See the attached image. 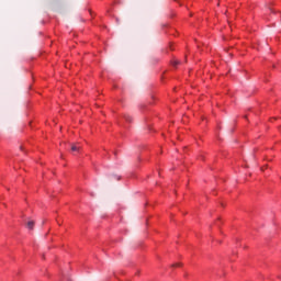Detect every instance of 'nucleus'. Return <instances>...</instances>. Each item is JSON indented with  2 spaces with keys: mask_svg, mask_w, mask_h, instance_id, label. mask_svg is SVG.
<instances>
[{
  "mask_svg": "<svg viewBox=\"0 0 281 281\" xmlns=\"http://www.w3.org/2000/svg\"><path fill=\"white\" fill-rule=\"evenodd\" d=\"M71 150H72V153H77L78 150H80V146H78V145H72V146H71Z\"/></svg>",
  "mask_w": 281,
  "mask_h": 281,
  "instance_id": "nucleus-1",
  "label": "nucleus"
},
{
  "mask_svg": "<svg viewBox=\"0 0 281 281\" xmlns=\"http://www.w3.org/2000/svg\"><path fill=\"white\" fill-rule=\"evenodd\" d=\"M27 227H29L30 229H34V221H29V222H27Z\"/></svg>",
  "mask_w": 281,
  "mask_h": 281,
  "instance_id": "nucleus-2",
  "label": "nucleus"
},
{
  "mask_svg": "<svg viewBox=\"0 0 281 281\" xmlns=\"http://www.w3.org/2000/svg\"><path fill=\"white\" fill-rule=\"evenodd\" d=\"M125 120H126V122H131V116L126 115Z\"/></svg>",
  "mask_w": 281,
  "mask_h": 281,
  "instance_id": "nucleus-3",
  "label": "nucleus"
},
{
  "mask_svg": "<svg viewBox=\"0 0 281 281\" xmlns=\"http://www.w3.org/2000/svg\"><path fill=\"white\" fill-rule=\"evenodd\" d=\"M172 267H181V263L172 265Z\"/></svg>",
  "mask_w": 281,
  "mask_h": 281,
  "instance_id": "nucleus-4",
  "label": "nucleus"
},
{
  "mask_svg": "<svg viewBox=\"0 0 281 281\" xmlns=\"http://www.w3.org/2000/svg\"><path fill=\"white\" fill-rule=\"evenodd\" d=\"M179 64V60H175L173 65L177 66Z\"/></svg>",
  "mask_w": 281,
  "mask_h": 281,
  "instance_id": "nucleus-5",
  "label": "nucleus"
}]
</instances>
